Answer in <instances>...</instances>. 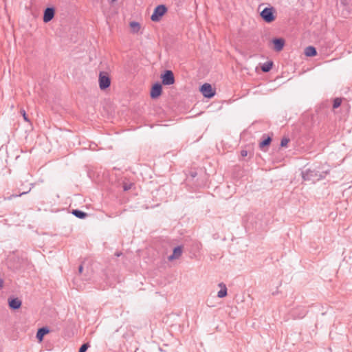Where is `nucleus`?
<instances>
[{
  "mask_svg": "<svg viewBox=\"0 0 352 352\" xmlns=\"http://www.w3.org/2000/svg\"><path fill=\"white\" fill-rule=\"evenodd\" d=\"M342 103V99L340 98H336L334 100H333V109H337L338 108L340 104Z\"/></svg>",
  "mask_w": 352,
  "mask_h": 352,
  "instance_id": "obj_20",
  "label": "nucleus"
},
{
  "mask_svg": "<svg viewBox=\"0 0 352 352\" xmlns=\"http://www.w3.org/2000/svg\"><path fill=\"white\" fill-rule=\"evenodd\" d=\"M263 138H265L259 143V147L261 149L265 146H269L272 142V138L270 136L265 137V135H264Z\"/></svg>",
  "mask_w": 352,
  "mask_h": 352,
  "instance_id": "obj_16",
  "label": "nucleus"
},
{
  "mask_svg": "<svg viewBox=\"0 0 352 352\" xmlns=\"http://www.w3.org/2000/svg\"><path fill=\"white\" fill-rule=\"evenodd\" d=\"M195 175H196V173H192V177H195Z\"/></svg>",
  "mask_w": 352,
  "mask_h": 352,
  "instance_id": "obj_29",
  "label": "nucleus"
},
{
  "mask_svg": "<svg viewBox=\"0 0 352 352\" xmlns=\"http://www.w3.org/2000/svg\"><path fill=\"white\" fill-rule=\"evenodd\" d=\"M166 12L167 8L166 7L165 5H158L155 8L151 16V19L155 22L160 21L162 17L166 14Z\"/></svg>",
  "mask_w": 352,
  "mask_h": 352,
  "instance_id": "obj_3",
  "label": "nucleus"
},
{
  "mask_svg": "<svg viewBox=\"0 0 352 352\" xmlns=\"http://www.w3.org/2000/svg\"><path fill=\"white\" fill-rule=\"evenodd\" d=\"M117 0H111V3L116 1Z\"/></svg>",
  "mask_w": 352,
  "mask_h": 352,
  "instance_id": "obj_30",
  "label": "nucleus"
},
{
  "mask_svg": "<svg viewBox=\"0 0 352 352\" xmlns=\"http://www.w3.org/2000/svg\"><path fill=\"white\" fill-rule=\"evenodd\" d=\"M241 155L243 156V157H246L248 155V151H245V150H242L241 151Z\"/></svg>",
  "mask_w": 352,
  "mask_h": 352,
  "instance_id": "obj_24",
  "label": "nucleus"
},
{
  "mask_svg": "<svg viewBox=\"0 0 352 352\" xmlns=\"http://www.w3.org/2000/svg\"><path fill=\"white\" fill-rule=\"evenodd\" d=\"M182 254V249L181 246H177L173 249V254L168 257L169 261L179 258Z\"/></svg>",
  "mask_w": 352,
  "mask_h": 352,
  "instance_id": "obj_12",
  "label": "nucleus"
},
{
  "mask_svg": "<svg viewBox=\"0 0 352 352\" xmlns=\"http://www.w3.org/2000/svg\"><path fill=\"white\" fill-rule=\"evenodd\" d=\"M305 54L309 57L314 56L317 54L316 49L314 46H308L305 50Z\"/></svg>",
  "mask_w": 352,
  "mask_h": 352,
  "instance_id": "obj_14",
  "label": "nucleus"
},
{
  "mask_svg": "<svg viewBox=\"0 0 352 352\" xmlns=\"http://www.w3.org/2000/svg\"><path fill=\"white\" fill-rule=\"evenodd\" d=\"M50 332V329L47 327H43L41 328H39L36 333V338L38 340V341L41 342L43 339V337L47 335Z\"/></svg>",
  "mask_w": 352,
  "mask_h": 352,
  "instance_id": "obj_13",
  "label": "nucleus"
},
{
  "mask_svg": "<svg viewBox=\"0 0 352 352\" xmlns=\"http://www.w3.org/2000/svg\"><path fill=\"white\" fill-rule=\"evenodd\" d=\"M89 347V343H85L81 345V346L79 349L78 352H86L87 349Z\"/></svg>",
  "mask_w": 352,
  "mask_h": 352,
  "instance_id": "obj_21",
  "label": "nucleus"
},
{
  "mask_svg": "<svg viewBox=\"0 0 352 352\" xmlns=\"http://www.w3.org/2000/svg\"><path fill=\"white\" fill-rule=\"evenodd\" d=\"M162 84L164 85H171L175 82V77L171 70H166L161 74Z\"/></svg>",
  "mask_w": 352,
  "mask_h": 352,
  "instance_id": "obj_4",
  "label": "nucleus"
},
{
  "mask_svg": "<svg viewBox=\"0 0 352 352\" xmlns=\"http://www.w3.org/2000/svg\"><path fill=\"white\" fill-rule=\"evenodd\" d=\"M21 300L18 298H8V305L11 309L16 310L19 309L21 306Z\"/></svg>",
  "mask_w": 352,
  "mask_h": 352,
  "instance_id": "obj_10",
  "label": "nucleus"
},
{
  "mask_svg": "<svg viewBox=\"0 0 352 352\" xmlns=\"http://www.w3.org/2000/svg\"><path fill=\"white\" fill-rule=\"evenodd\" d=\"M162 91V86L160 82H155L151 90L150 96L152 99L157 98Z\"/></svg>",
  "mask_w": 352,
  "mask_h": 352,
  "instance_id": "obj_8",
  "label": "nucleus"
},
{
  "mask_svg": "<svg viewBox=\"0 0 352 352\" xmlns=\"http://www.w3.org/2000/svg\"><path fill=\"white\" fill-rule=\"evenodd\" d=\"M329 173V170L320 172L319 170L316 169L308 168L302 172V177L304 180L312 181L313 182H316L317 181L324 179L326 177V175H328Z\"/></svg>",
  "mask_w": 352,
  "mask_h": 352,
  "instance_id": "obj_1",
  "label": "nucleus"
},
{
  "mask_svg": "<svg viewBox=\"0 0 352 352\" xmlns=\"http://www.w3.org/2000/svg\"><path fill=\"white\" fill-rule=\"evenodd\" d=\"M83 271V266L82 265H80L79 267H78V272L80 274H81Z\"/></svg>",
  "mask_w": 352,
  "mask_h": 352,
  "instance_id": "obj_25",
  "label": "nucleus"
},
{
  "mask_svg": "<svg viewBox=\"0 0 352 352\" xmlns=\"http://www.w3.org/2000/svg\"><path fill=\"white\" fill-rule=\"evenodd\" d=\"M275 13L274 7H266L261 12L260 16L265 22L270 23L275 20Z\"/></svg>",
  "mask_w": 352,
  "mask_h": 352,
  "instance_id": "obj_2",
  "label": "nucleus"
},
{
  "mask_svg": "<svg viewBox=\"0 0 352 352\" xmlns=\"http://www.w3.org/2000/svg\"><path fill=\"white\" fill-rule=\"evenodd\" d=\"M219 286L221 287V289L218 292L217 296L220 298H222L227 296V287L223 283H220Z\"/></svg>",
  "mask_w": 352,
  "mask_h": 352,
  "instance_id": "obj_17",
  "label": "nucleus"
},
{
  "mask_svg": "<svg viewBox=\"0 0 352 352\" xmlns=\"http://www.w3.org/2000/svg\"><path fill=\"white\" fill-rule=\"evenodd\" d=\"M3 280L0 278V289L3 287Z\"/></svg>",
  "mask_w": 352,
  "mask_h": 352,
  "instance_id": "obj_26",
  "label": "nucleus"
},
{
  "mask_svg": "<svg viewBox=\"0 0 352 352\" xmlns=\"http://www.w3.org/2000/svg\"><path fill=\"white\" fill-rule=\"evenodd\" d=\"M307 313V311L305 307H298L291 311L290 315L294 319H301L306 316Z\"/></svg>",
  "mask_w": 352,
  "mask_h": 352,
  "instance_id": "obj_7",
  "label": "nucleus"
},
{
  "mask_svg": "<svg viewBox=\"0 0 352 352\" xmlns=\"http://www.w3.org/2000/svg\"><path fill=\"white\" fill-rule=\"evenodd\" d=\"M289 141V140L287 138H282L280 140V146H282V147L286 146L287 144H288Z\"/></svg>",
  "mask_w": 352,
  "mask_h": 352,
  "instance_id": "obj_22",
  "label": "nucleus"
},
{
  "mask_svg": "<svg viewBox=\"0 0 352 352\" xmlns=\"http://www.w3.org/2000/svg\"><path fill=\"white\" fill-rule=\"evenodd\" d=\"M129 25L131 29V32L134 34L138 33L141 28L140 24L136 21L131 22Z\"/></svg>",
  "mask_w": 352,
  "mask_h": 352,
  "instance_id": "obj_18",
  "label": "nucleus"
},
{
  "mask_svg": "<svg viewBox=\"0 0 352 352\" xmlns=\"http://www.w3.org/2000/svg\"><path fill=\"white\" fill-rule=\"evenodd\" d=\"M99 87L101 90H105L111 85V79L107 74L100 72L99 74Z\"/></svg>",
  "mask_w": 352,
  "mask_h": 352,
  "instance_id": "obj_5",
  "label": "nucleus"
},
{
  "mask_svg": "<svg viewBox=\"0 0 352 352\" xmlns=\"http://www.w3.org/2000/svg\"><path fill=\"white\" fill-rule=\"evenodd\" d=\"M72 214L74 215L76 217L80 219H83L87 216V214L86 212L78 209L73 210L72 211Z\"/></svg>",
  "mask_w": 352,
  "mask_h": 352,
  "instance_id": "obj_15",
  "label": "nucleus"
},
{
  "mask_svg": "<svg viewBox=\"0 0 352 352\" xmlns=\"http://www.w3.org/2000/svg\"><path fill=\"white\" fill-rule=\"evenodd\" d=\"M55 15V9L54 7H48L43 12V20L45 23H48L52 20Z\"/></svg>",
  "mask_w": 352,
  "mask_h": 352,
  "instance_id": "obj_9",
  "label": "nucleus"
},
{
  "mask_svg": "<svg viewBox=\"0 0 352 352\" xmlns=\"http://www.w3.org/2000/svg\"><path fill=\"white\" fill-rule=\"evenodd\" d=\"M200 91L203 96L208 98H211L215 94V91L213 90L212 86L209 83H204L200 88Z\"/></svg>",
  "mask_w": 352,
  "mask_h": 352,
  "instance_id": "obj_6",
  "label": "nucleus"
},
{
  "mask_svg": "<svg viewBox=\"0 0 352 352\" xmlns=\"http://www.w3.org/2000/svg\"><path fill=\"white\" fill-rule=\"evenodd\" d=\"M20 113L23 116V118L25 122H30V119L28 118V116H27L25 111L24 109H21Z\"/></svg>",
  "mask_w": 352,
  "mask_h": 352,
  "instance_id": "obj_23",
  "label": "nucleus"
},
{
  "mask_svg": "<svg viewBox=\"0 0 352 352\" xmlns=\"http://www.w3.org/2000/svg\"><path fill=\"white\" fill-rule=\"evenodd\" d=\"M272 43L274 46V50L277 52L282 50L285 45V40L281 38L272 39Z\"/></svg>",
  "mask_w": 352,
  "mask_h": 352,
  "instance_id": "obj_11",
  "label": "nucleus"
},
{
  "mask_svg": "<svg viewBox=\"0 0 352 352\" xmlns=\"http://www.w3.org/2000/svg\"><path fill=\"white\" fill-rule=\"evenodd\" d=\"M129 187H128V186H125L124 187V190H129Z\"/></svg>",
  "mask_w": 352,
  "mask_h": 352,
  "instance_id": "obj_28",
  "label": "nucleus"
},
{
  "mask_svg": "<svg viewBox=\"0 0 352 352\" xmlns=\"http://www.w3.org/2000/svg\"><path fill=\"white\" fill-rule=\"evenodd\" d=\"M273 63L272 61H267L261 66V69L263 72H268L272 68Z\"/></svg>",
  "mask_w": 352,
  "mask_h": 352,
  "instance_id": "obj_19",
  "label": "nucleus"
},
{
  "mask_svg": "<svg viewBox=\"0 0 352 352\" xmlns=\"http://www.w3.org/2000/svg\"><path fill=\"white\" fill-rule=\"evenodd\" d=\"M28 192H23L19 195V196H21L22 195L26 194ZM16 197H18V195H16Z\"/></svg>",
  "mask_w": 352,
  "mask_h": 352,
  "instance_id": "obj_27",
  "label": "nucleus"
}]
</instances>
